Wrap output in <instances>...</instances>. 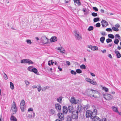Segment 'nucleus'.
<instances>
[{"label":"nucleus","mask_w":121,"mask_h":121,"mask_svg":"<svg viewBox=\"0 0 121 121\" xmlns=\"http://www.w3.org/2000/svg\"><path fill=\"white\" fill-rule=\"evenodd\" d=\"M27 43L29 44H31V42L30 40H28L26 41Z\"/></svg>","instance_id":"obj_56"},{"label":"nucleus","mask_w":121,"mask_h":121,"mask_svg":"<svg viewBox=\"0 0 121 121\" xmlns=\"http://www.w3.org/2000/svg\"><path fill=\"white\" fill-rule=\"evenodd\" d=\"M11 121H17L16 118L13 116H11L10 118Z\"/></svg>","instance_id":"obj_24"},{"label":"nucleus","mask_w":121,"mask_h":121,"mask_svg":"<svg viewBox=\"0 0 121 121\" xmlns=\"http://www.w3.org/2000/svg\"><path fill=\"white\" fill-rule=\"evenodd\" d=\"M25 83L26 85H28L29 84V82L27 80L25 81Z\"/></svg>","instance_id":"obj_58"},{"label":"nucleus","mask_w":121,"mask_h":121,"mask_svg":"<svg viewBox=\"0 0 121 121\" xmlns=\"http://www.w3.org/2000/svg\"><path fill=\"white\" fill-rule=\"evenodd\" d=\"M68 109L69 112L73 114V113H75L76 111H74L73 107L72 106H69L68 108Z\"/></svg>","instance_id":"obj_7"},{"label":"nucleus","mask_w":121,"mask_h":121,"mask_svg":"<svg viewBox=\"0 0 121 121\" xmlns=\"http://www.w3.org/2000/svg\"><path fill=\"white\" fill-rule=\"evenodd\" d=\"M97 110L96 109H95L93 111L92 113L96 115L97 113Z\"/></svg>","instance_id":"obj_35"},{"label":"nucleus","mask_w":121,"mask_h":121,"mask_svg":"<svg viewBox=\"0 0 121 121\" xmlns=\"http://www.w3.org/2000/svg\"><path fill=\"white\" fill-rule=\"evenodd\" d=\"M93 121H101V120L99 117L97 116L95 117L92 119Z\"/></svg>","instance_id":"obj_19"},{"label":"nucleus","mask_w":121,"mask_h":121,"mask_svg":"<svg viewBox=\"0 0 121 121\" xmlns=\"http://www.w3.org/2000/svg\"><path fill=\"white\" fill-rule=\"evenodd\" d=\"M80 67L81 69H84L86 68V66L85 65L83 64L81 65L80 66Z\"/></svg>","instance_id":"obj_32"},{"label":"nucleus","mask_w":121,"mask_h":121,"mask_svg":"<svg viewBox=\"0 0 121 121\" xmlns=\"http://www.w3.org/2000/svg\"><path fill=\"white\" fill-rule=\"evenodd\" d=\"M90 83L94 85H96L97 84V83L95 81L92 80H91V82H90Z\"/></svg>","instance_id":"obj_28"},{"label":"nucleus","mask_w":121,"mask_h":121,"mask_svg":"<svg viewBox=\"0 0 121 121\" xmlns=\"http://www.w3.org/2000/svg\"><path fill=\"white\" fill-rule=\"evenodd\" d=\"M27 59L22 60L21 61V63H26Z\"/></svg>","instance_id":"obj_38"},{"label":"nucleus","mask_w":121,"mask_h":121,"mask_svg":"<svg viewBox=\"0 0 121 121\" xmlns=\"http://www.w3.org/2000/svg\"><path fill=\"white\" fill-rule=\"evenodd\" d=\"M31 72H32L34 73H35L36 74H38L37 73L38 72V71L37 69L35 68H33L32 69Z\"/></svg>","instance_id":"obj_23"},{"label":"nucleus","mask_w":121,"mask_h":121,"mask_svg":"<svg viewBox=\"0 0 121 121\" xmlns=\"http://www.w3.org/2000/svg\"><path fill=\"white\" fill-rule=\"evenodd\" d=\"M4 79L5 80H7L8 79V77L7 75L4 73Z\"/></svg>","instance_id":"obj_48"},{"label":"nucleus","mask_w":121,"mask_h":121,"mask_svg":"<svg viewBox=\"0 0 121 121\" xmlns=\"http://www.w3.org/2000/svg\"><path fill=\"white\" fill-rule=\"evenodd\" d=\"M112 41V40L109 38L106 39V41L107 43H109L111 42Z\"/></svg>","instance_id":"obj_47"},{"label":"nucleus","mask_w":121,"mask_h":121,"mask_svg":"<svg viewBox=\"0 0 121 121\" xmlns=\"http://www.w3.org/2000/svg\"><path fill=\"white\" fill-rule=\"evenodd\" d=\"M59 118L56 119L55 121H63L65 119L64 114L61 112H59L57 114Z\"/></svg>","instance_id":"obj_2"},{"label":"nucleus","mask_w":121,"mask_h":121,"mask_svg":"<svg viewBox=\"0 0 121 121\" xmlns=\"http://www.w3.org/2000/svg\"><path fill=\"white\" fill-rule=\"evenodd\" d=\"M93 91H94L95 93H96L97 94H99V92L97 91L91 89H88L86 91V93L88 95L90 96H94V95H92Z\"/></svg>","instance_id":"obj_1"},{"label":"nucleus","mask_w":121,"mask_h":121,"mask_svg":"<svg viewBox=\"0 0 121 121\" xmlns=\"http://www.w3.org/2000/svg\"><path fill=\"white\" fill-rule=\"evenodd\" d=\"M102 22H103V23L105 24V26H106L108 25V22L104 20H102Z\"/></svg>","instance_id":"obj_34"},{"label":"nucleus","mask_w":121,"mask_h":121,"mask_svg":"<svg viewBox=\"0 0 121 121\" xmlns=\"http://www.w3.org/2000/svg\"><path fill=\"white\" fill-rule=\"evenodd\" d=\"M49 87L48 86H46L45 87H44L42 89V91H45L46 89H48Z\"/></svg>","instance_id":"obj_36"},{"label":"nucleus","mask_w":121,"mask_h":121,"mask_svg":"<svg viewBox=\"0 0 121 121\" xmlns=\"http://www.w3.org/2000/svg\"><path fill=\"white\" fill-rule=\"evenodd\" d=\"M20 107L22 112H24L26 108L25 103L24 100H22L21 101Z\"/></svg>","instance_id":"obj_3"},{"label":"nucleus","mask_w":121,"mask_h":121,"mask_svg":"<svg viewBox=\"0 0 121 121\" xmlns=\"http://www.w3.org/2000/svg\"><path fill=\"white\" fill-rule=\"evenodd\" d=\"M57 49L59 51H60V52L63 53L65 52V50L63 48H62L61 47H60L58 48Z\"/></svg>","instance_id":"obj_20"},{"label":"nucleus","mask_w":121,"mask_h":121,"mask_svg":"<svg viewBox=\"0 0 121 121\" xmlns=\"http://www.w3.org/2000/svg\"><path fill=\"white\" fill-rule=\"evenodd\" d=\"M63 114H67L68 111V108H67V107L65 106H63Z\"/></svg>","instance_id":"obj_14"},{"label":"nucleus","mask_w":121,"mask_h":121,"mask_svg":"<svg viewBox=\"0 0 121 121\" xmlns=\"http://www.w3.org/2000/svg\"><path fill=\"white\" fill-rule=\"evenodd\" d=\"M93 29L94 27L93 26H90L88 28V30L89 31H91L93 30Z\"/></svg>","instance_id":"obj_37"},{"label":"nucleus","mask_w":121,"mask_h":121,"mask_svg":"<svg viewBox=\"0 0 121 121\" xmlns=\"http://www.w3.org/2000/svg\"><path fill=\"white\" fill-rule=\"evenodd\" d=\"M101 34L103 36H105L106 35V33L104 31H102L101 33Z\"/></svg>","instance_id":"obj_50"},{"label":"nucleus","mask_w":121,"mask_h":121,"mask_svg":"<svg viewBox=\"0 0 121 121\" xmlns=\"http://www.w3.org/2000/svg\"><path fill=\"white\" fill-rule=\"evenodd\" d=\"M97 27H99L100 26V23H97L96 25H95Z\"/></svg>","instance_id":"obj_52"},{"label":"nucleus","mask_w":121,"mask_h":121,"mask_svg":"<svg viewBox=\"0 0 121 121\" xmlns=\"http://www.w3.org/2000/svg\"><path fill=\"white\" fill-rule=\"evenodd\" d=\"M41 40L43 43L45 44L48 43H49V40L45 36L42 37Z\"/></svg>","instance_id":"obj_5"},{"label":"nucleus","mask_w":121,"mask_h":121,"mask_svg":"<svg viewBox=\"0 0 121 121\" xmlns=\"http://www.w3.org/2000/svg\"><path fill=\"white\" fill-rule=\"evenodd\" d=\"M115 37L116 38H118L119 39H120L121 37L118 34H116L115 35Z\"/></svg>","instance_id":"obj_45"},{"label":"nucleus","mask_w":121,"mask_h":121,"mask_svg":"<svg viewBox=\"0 0 121 121\" xmlns=\"http://www.w3.org/2000/svg\"><path fill=\"white\" fill-rule=\"evenodd\" d=\"M38 90L39 92H40L41 90H42L41 88L40 85L39 84L37 85Z\"/></svg>","instance_id":"obj_30"},{"label":"nucleus","mask_w":121,"mask_h":121,"mask_svg":"<svg viewBox=\"0 0 121 121\" xmlns=\"http://www.w3.org/2000/svg\"><path fill=\"white\" fill-rule=\"evenodd\" d=\"M28 117L30 118H31L32 117V116L31 115H30L29 114H28Z\"/></svg>","instance_id":"obj_60"},{"label":"nucleus","mask_w":121,"mask_h":121,"mask_svg":"<svg viewBox=\"0 0 121 121\" xmlns=\"http://www.w3.org/2000/svg\"><path fill=\"white\" fill-rule=\"evenodd\" d=\"M57 37L56 36H53L50 39V40L51 42H54L57 41Z\"/></svg>","instance_id":"obj_18"},{"label":"nucleus","mask_w":121,"mask_h":121,"mask_svg":"<svg viewBox=\"0 0 121 121\" xmlns=\"http://www.w3.org/2000/svg\"><path fill=\"white\" fill-rule=\"evenodd\" d=\"M82 9V11L85 12L84 13V15H86L89 14V12L88 10L86 8H84Z\"/></svg>","instance_id":"obj_16"},{"label":"nucleus","mask_w":121,"mask_h":121,"mask_svg":"<svg viewBox=\"0 0 121 121\" xmlns=\"http://www.w3.org/2000/svg\"><path fill=\"white\" fill-rule=\"evenodd\" d=\"M90 74L92 76L94 77L95 76V75L93 73H90Z\"/></svg>","instance_id":"obj_64"},{"label":"nucleus","mask_w":121,"mask_h":121,"mask_svg":"<svg viewBox=\"0 0 121 121\" xmlns=\"http://www.w3.org/2000/svg\"><path fill=\"white\" fill-rule=\"evenodd\" d=\"M93 9L95 11H98V8L96 7H93Z\"/></svg>","instance_id":"obj_54"},{"label":"nucleus","mask_w":121,"mask_h":121,"mask_svg":"<svg viewBox=\"0 0 121 121\" xmlns=\"http://www.w3.org/2000/svg\"><path fill=\"white\" fill-rule=\"evenodd\" d=\"M55 108L58 112H60L61 111V106L59 103H56L55 104Z\"/></svg>","instance_id":"obj_6"},{"label":"nucleus","mask_w":121,"mask_h":121,"mask_svg":"<svg viewBox=\"0 0 121 121\" xmlns=\"http://www.w3.org/2000/svg\"><path fill=\"white\" fill-rule=\"evenodd\" d=\"M98 50V48L96 46H92V50L93 51L97 50Z\"/></svg>","instance_id":"obj_39"},{"label":"nucleus","mask_w":121,"mask_h":121,"mask_svg":"<svg viewBox=\"0 0 121 121\" xmlns=\"http://www.w3.org/2000/svg\"><path fill=\"white\" fill-rule=\"evenodd\" d=\"M106 30L108 31H112V30L110 28H107L106 29Z\"/></svg>","instance_id":"obj_53"},{"label":"nucleus","mask_w":121,"mask_h":121,"mask_svg":"<svg viewBox=\"0 0 121 121\" xmlns=\"http://www.w3.org/2000/svg\"><path fill=\"white\" fill-rule=\"evenodd\" d=\"M83 108L81 104H79L77 108V112H80L82 109Z\"/></svg>","instance_id":"obj_15"},{"label":"nucleus","mask_w":121,"mask_h":121,"mask_svg":"<svg viewBox=\"0 0 121 121\" xmlns=\"http://www.w3.org/2000/svg\"><path fill=\"white\" fill-rule=\"evenodd\" d=\"M99 18L98 17L94 18L93 19V21L94 22H96L99 21Z\"/></svg>","instance_id":"obj_43"},{"label":"nucleus","mask_w":121,"mask_h":121,"mask_svg":"<svg viewBox=\"0 0 121 121\" xmlns=\"http://www.w3.org/2000/svg\"><path fill=\"white\" fill-rule=\"evenodd\" d=\"M49 112L50 114L51 115L55 116L56 114V112L52 109H50Z\"/></svg>","instance_id":"obj_10"},{"label":"nucleus","mask_w":121,"mask_h":121,"mask_svg":"<svg viewBox=\"0 0 121 121\" xmlns=\"http://www.w3.org/2000/svg\"><path fill=\"white\" fill-rule=\"evenodd\" d=\"M76 72L78 73H82V71L80 69H78L76 70Z\"/></svg>","instance_id":"obj_42"},{"label":"nucleus","mask_w":121,"mask_h":121,"mask_svg":"<svg viewBox=\"0 0 121 121\" xmlns=\"http://www.w3.org/2000/svg\"><path fill=\"white\" fill-rule=\"evenodd\" d=\"M108 36L109 38L111 39H113L114 38V35L111 34H110L108 35Z\"/></svg>","instance_id":"obj_33"},{"label":"nucleus","mask_w":121,"mask_h":121,"mask_svg":"<svg viewBox=\"0 0 121 121\" xmlns=\"http://www.w3.org/2000/svg\"><path fill=\"white\" fill-rule=\"evenodd\" d=\"M103 97L106 100H109L112 99L113 96L110 94H104L103 95Z\"/></svg>","instance_id":"obj_4"},{"label":"nucleus","mask_w":121,"mask_h":121,"mask_svg":"<svg viewBox=\"0 0 121 121\" xmlns=\"http://www.w3.org/2000/svg\"><path fill=\"white\" fill-rule=\"evenodd\" d=\"M70 102L72 104H76L77 103L75 98L73 97H71L70 99Z\"/></svg>","instance_id":"obj_11"},{"label":"nucleus","mask_w":121,"mask_h":121,"mask_svg":"<svg viewBox=\"0 0 121 121\" xmlns=\"http://www.w3.org/2000/svg\"><path fill=\"white\" fill-rule=\"evenodd\" d=\"M73 1L75 3H76L79 6L81 5L80 0H73Z\"/></svg>","instance_id":"obj_21"},{"label":"nucleus","mask_w":121,"mask_h":121,"mask_svg":"<svg viewBox=\"0 0 121 121\" xmlns=\"http://www.w3.org/2000/svg\"><path fill=\"white\" fill-rule=\"evenodd\" d=\"M119 40L117 39H115L114 41V43L115 44H117L119 43Z\"/></svg>","instance_id":"obj_46"},{"label":"nucleus","mask_w":121,"mask_h":121,"mask_svg":"<svg viewBox=\"0 0 121 121\" xmlns=\"http://www.w3.org/2000/svg\"><path fill=\"white\" fill-rule=\"evenodd\" d=\"M71 73L72 74L75 75L76 74V72L73 70H72L71 71Z\"/></svg>","instance_id":"obj_51"},{"label":"nucleus","mask_w":121,"mask_h":121,"mask_svg":"<svg viewBox=\"0 0 121 121\" xmlns=\"http://www.w3.org/2000/svg\"><path fill=\"white\" fill-rule=\"evenodd\" d=\"M33 66H29L28 67L27 69L28 70L30 71L31 72L32 69L33 68Z\"/></svg>","instance_id":"obj_41"},{"label":"nucleus","mask_w":121,"mask_h":121,"mask_svg":"<svg viewBox=\"0 0 121 121\" xmlns=\"http://www.w3.org/2000/svg\"><path fill=\"white\" fill-rule=\"evenodd\" d=\"M72 118L76 119H78V113L77 111H75V113H73V114H72Z\"/></svg>","instance_id":"obj_9"},{"label":"nucleus","mask_w":121,"mask_h":121,"mask_svg":"<svg viewBox=\"0 0 121 121\" xmlns=\"http://www.w3.org/2000/svg\"><path fill=\"white\" fill-rule=\"evenodd\" d=\"M96 115H95L94 114H93L92 113H91V118L92 119L94 117H96Z\"/></svg>","instance_id":"obj_49"},{"label":"nucleus","mask_w":121,"mask_h":121,"mask_svg":"<svg viewBox=\"0 0 121 121\" xmlns=\"http://www.w3.org/2000/svg\"><path fill=\"white\" fill-rule=\"evenodd\" d=\"M11 109L12 110L13 112V114L15 113L17 110V109L16 107L15 104H14L12 107L11 108Z\"/></svg>","instance_id":"obj_12"},{"label":"nucleus","mask_w":121,"mask_h":121,"mask_svg":"<svg viewBox=\"0 0 121 121\" xmlns=\"http://www.w3.org/2000/svg\"><path fill=\"white\" fill-rule=\"evenodd\" d=\"M91 111L90 110H87L86 112V118H88L90 117L91 118Z\"/></svg>","instance_id":"obj_13"},{"label":"nucleus","mask_w":121,"mask_h":121,"mask_svg":"<svg viewBox=\"0 0 121 121\" xmlns=\"http://www.w3.org/2000/svg\"><path fill=\"white\" fill-rule=\"evenodd\" d=\"M100 86L102 87V89L104 90L106 92H108V89L105 87L102 86V85H101Z\"/></svg>","instance_id":"obj_22"},{"label":"nucleus","mask_w":121,"mask_h":121,"mask_svg":"<svg viewBox=\"0 0 121 121\" xmlns=\"http://www.w3.org/2000/svg\"><path fill=\"white\" fill-rule=\"evenodd\" d=\"M91 79H90L89 78H86V80L87 81L89 82L90 83V82H91Z\"/></svg>","instance_id":"obj_55"},{"label":"nucleus","mask_w":121,"mask_h":121,"mask_svg":"<svg viewBox=\"0 0 121 121\" xmlns=\"http://www.w3.org/2000/svg\"><path fill=\"white\" fill-rule=\"evenodd\" d=\"M74 32L75 33V38L77 40H79L82 39L81 35L78 34L77 33V31H75Z\"/></svg>","instance_id":"obj_8"},{"label":"nucleus","mask_w":121,"mask_h":121,"mask_svg":"<svg viewBox=\"0 0 121 121\" xmlns=\"http://www.w3.org/2000/svg\"><path fill=\"white\" fill-rule=\"evenodd\" d=\"M105 39V37L104 36H102L100 38V40L102 43H104V41Z\"/></svg>","instance_id":"obj_27"},{"label":"nucleus","mask_w":121,"mask_h":121,"mask_svg":"<svg viewBox=\"0 0 121 121\" xmlns=\"http://www.w3.org/2000/svg\"><path fill=\"white\" fill-rule=\"evenodd\" d=\"M101 23L102 25V26L103 27H106V26H105V25L103 23V22H102V21L101 22Z\"/></svg>","instance_id":"obj_59"},{"label":"nucleus","mask_w":121,"mask_h":121,"mask_svg":"<svg viewBox=\"0 0 121 121\" xmlns=\"http://www.w3.org/2000/svg\"><path fill=\"white\" fill-rule=\"evenodd\" d=\"M112 29L113 30L116 31H118L119 30V29L118 28H116L114 26H113L112 27Z\"/></svg>","instance_id":"obj_31"},{"label":"nucleus","mask_w":121,"mask_h":121,"mask_svg":"<svg viewBox=\"0 0 121 121\" xmlns=\"http://www.w3.org/2000/svg\"><path fill=\"white\" fill-rule=\"evenodd\" d=\"M114 52L116 54L117 58H119L121 57V55L118 51L116 50L114 51Z\"/></svg>","instance_id":"obj_17"},{"label":"nucleus","mask_w":121,"mask_h":121,"mask_svg":"<svg viewBox=\"0 0 121 121\" xmlns=\"http://www.w3.org/2000/svg\"><path fill=\"white\" fill-rule=\"evenodd\" d=\"M28 111L29 112L30 111H33V109L32 108H30L28 109Z\"/></svg>","instance_id":"obj_57"},{"label":"nucleus","mask_w":121,"mask_h":121,"mask_svg":"<svg viewBox=\"0 0 121 121\" xmlns=\"http://www.w3.org/2000/svg\"><path fill=\"white\" fill-rule=\"evenodd\" d=\"M115 26L117 28H119L120 27V25H119V24L118 23H117L115 25Z\"/></svg>","instance_id":"obj_61"},{"label":"nucleus","mask_w":121,"mask_h":121,"mask_svg":"<svg viewBox=\"0 0 121 121\" xmlns=\"http://www.w3.org/2000/svg\"><path fill=\"white\" fill-rule=\"evenodd\" d=\"M91 15L92 16L94 17H95L98 15V14L97 13L93 12L91 13Z\"/></svg>","instance_id":"obj_44"},{"label":"nucleus","mask_w":121,"mask_h":121,"mask_svg":"<svg viewBox=\"0 0 121 121\" xmlns=\"http://www.w3.org/2000/svg\"><path fill=\"white\" fill-rule=\"evenodd\" d=\"M101 121H107L106 119L105 118H104L102 119Z\"/></svg>","instance_id":"obj_63"},{"label":"nucleus","mask_w":121,"mask_h":121,"mask_svg":"<svg viewBox=\"0 0 121 121\" xmlns=\"http://www.w3.org/2000/svg\"><path fill=\"white\" fill-rule=\"evenodd\" d=\"M112 108L113 111H114L117 113L118 111V109L117 108L114 106H113Z\"/></svg>","instance_id":"obj_25"},{"label":"nucleus","mask_w":121,"mask_h":121,"mask_svg":"<svg viewBox=\"0 0 121 121\" xmlns=\"http://www.w3.org/2000/svg\"><path fill=\"white\" fill-rule=\"evenodd\" d=\"M66 63L67 65L69 66L70 65V63L69 61H67L66 62Z\"/></svg>","instance_id":"obj_62"},{"label":"nucleus","mask_w":121,"mask_h":121,"mask_svg":"<svg viewBox=\"0 0 121 121\" xmlns=\"http://www.w3.org/2000/svg\"><path fill=\"white\" fill-rule=\"evenodd\" d=\"M10 88L12 89L13 90L14 89V85L11 82H10Z\"/></svg>","instance_id":"obj_29"},{"label":"nucleus","mask_w":121,"mask_h":121,"mask_svg":"<svg viewBox=\"0 0 121 121\" xmlns=\"http://www.w3.org/2000/svg\"><path fill=\"white\" fill-rule=\"evenodd\" d=\"M62 98L61 97H59L58 98H57V101L60 103V102L62 100Z\"/></svg>","instance_id":"obj_40"},{"label":"nucleus","mask_w":121,"mask_h":121,"mask_svg":"<svg viewBox=\"0 0 121 121\" xmlns=\"http://www.w3.org/2000/svg\"><path fill=\"white\" fill-rule=\"evenodd\" d=\"M67 121H71L72 120V117L71 116H68L66 117Z\"/></svg>","instance_id":"obj_26"}]
</instances>
